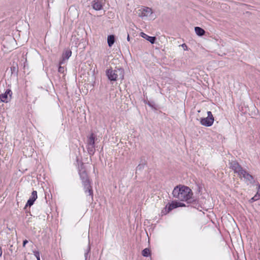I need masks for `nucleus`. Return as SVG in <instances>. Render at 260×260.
Here are the masks:
<instances>
[{"mask_svg": "<svg viewBox=\"0 0 260 260\" xmlns=\"http://www.w3.org/2000/svg\"><path fill=\"white\" fill-rule=\"evenodd\" d=\"M124 72L122 68H115L107 70L106 75L110 81H116L119 79L122 80L124 78Z\"/></svg>", "mask_w": 260, "mask_h": 260, "instance_id": "obj_2", "label": "nucleus"}, {"mask_svg": "<svg viewBox=\"0 0 260 260\" xmlns=\"http://www.w3.org/2000/svg\"><path fill=\"white\" fill-rule=\"evenodd\" d=\"M170 212V211H169L168 208L167 206L166 205V207L164 208L162 210L161 213L163 214H166Z\"/></svg>", "mask_w": 260, "mask_h": 260, "instance_id": "obj_20", "label": "nucleus"}, {"mask_svg": "<svg viewBox=\"0 0 260 260\" xmlns=\"http://www.w3.org/2000/svg\"><path fill=\"white\" fill-rule=\"evenodd\" d=\"M150 106H152L151 104L149 103L148 104Z\"/></svg>", "mask_w": 260, "mask_h": 260, "instance_id": "obj_36", "label": "nucleus"}, {"mask_svg": "<svg viewBox=\"0 0 260 260\" xmlns=\"http://www.w3.org/2000/svg\"><path fill=\"white\" fill-rule=\"evenodd\" d=\"M87 149L90 155H92L94 154L95 152V145H87Z\"/></svg>", "mask_w": 260, "mask_h": 260, "instance_id": "obj_17", "label": "nucleus"}, {"mask_svg": "<svg viewBox=\"0 0 260 260\" xmlns=\"http://www.w3.org/2000/svg\"><path fill=\"white\" fill-rule=\"evenodd\" d=\"M107 42L108 46L111 47L115 42V37L114 35H110L108 37Z\"/></svg>", "mask_w": 260, "mask_h": 260, "instance_id": "obj_15", "label": "nucleus"}, {"mask_svg": "<svg viewBox=\"0 0 260 260\" xmlns=\"http://www.w3.org/2000/svg\"><path fill=\"white\" fill-rule=\"evenodd\" d=\"M34 255L36 257L37 260H40V253L39 251H34Z\"/></svg>", "mask_w": 260, "mask_h": 260, "instance_id": "obj_23", "label": "nucleus"}, {"mask_svg": "<svg viewBox=\"0 0 260 260\" xmlns=\"http://www.w3.org/2000/svg\"><path fill=\"white\" fill-rule=\"evenodd\" d=\"M79 175L84 187L85 192L86 193H88L89 196H91L92 197L93 193L92 187L90 185V182L86 172L85 170L80 171Z\"/></svg>", "mask_w": 260, "mask_h": 260, "instance_id": "obj_3", "label": "nucleus"}, {"mask_svg": "<svg viewBox=\"0 0 260 260\" xmlns=\"http://www.w3.org/2000/svg\"><path fill=\"white\" fill-rule=\"evenodd\" d=\"M140 36L148 41L152 44L155 43L156 38L155 37H150L145 34L144 32H141L140 33Z\"/></svg>", "mask_w": 260, "mask_h": 260, "instance_id": "obj_11", "label": "nucleus"}, {"mask_svg": "<svg viewBox=\"0 0 260 260\" xmlns=\"http://www.w3.org/2000/svg\"><path fill=\"white\" fill-rule=\"evenodd\" d=\"M9 250L11 252V253L13 252V245H10L9 248Z\"/></svg>", "mask_w": 260, "mask_h": 260, "instance_id": "obj_28", "label": "nucleus"}, {"mask_svg": "<svg viewBox=\"0 0 260 260\" xmlns=\"http://www.w3.org/2000/svg\"><path fill=\"white\" fill-rule=\"evenodd\" d=\"M150 253V251L149 248H145L142 251V254L143 256L148 257Z\"/></svg>", "mask_w": 260, "mask_h": 260, "instance_id": "obj_18", "label": "nucleus"}, {"mask_svg": "<svg viewBox=\"0 0 260 260\" xmlns=\"http://www.w3.org/2000/svg\"><path fill=\"white\" fill-rule=\"evenodd\" d=\"M251 202H254V201H253V197L251 199Z\"/></svg>", "mask_w": 260, "mask_h": 260, "instance_id": "obj_35", "label": "nucleus"}, {"mask_svg": "<svg viewBox=\"0 0 260 260\" xmlns=\"http://www.w3.org/2000/svg\"><path fill=\"white\" fill-rule=\"evenodd\" d=\"M37 197H38V196H37V191L34 190L32 192V193H31V195L30 198L27 201L25 207H27V206L30 207V206H31L34 204L35 201L37 199Z\"/></svg>", "mask_w": 260, "mask_h": 260, "instance_id": "obj_9", "label": "nucleus"}, {"mask_svg": "<svg viewBox=\"0 0 260 260\" xmlns=\"http://www.w3.org/2000/svg\"><path fill=\"white\" fill-rule=\"evenodd\" d=\"M12 91L10 89H7L4 93L0 94V100L2 102L8 103L12 98Z\"/></svg>", "mask_w": 260, "mask_h": 260, "instance_id": "obj_6", "label": "nucleus"}, {"mask_svg": "<svg viewBox=\"0 0 260 260\" xmlns=\"http://www.w3.org/2000/svg\"><path fill=\"white\" fill-rule=\"evenodd\" d=\"M61 64H60V66L58 68V72L64 74V68L63 67L61 66Z\"/></svg>", "mask_w": 260, "mask_h": 260, "instance_id": "obj_22", "label": "nucleus"}, {"mask_svg": "<svg viewBox=\"0 0 260 260\" xmlns=\"http://www.w3.org/2000/svg\"><path fill=\"white\" fill-rule=\"evenodd\" d=\"M15 67H13V68H12V67H11V70H14H14H15Z\"/></svg>", "mask_w": 260, "mask_h": 260, "instance_id": "obj_34", "label": "nucleus"}, {"mask_svg": "<svg viewBox=\"0 0 260 260\" xmlns=\"http://www.w3.org/2000/svg\"><path fill=\"white\" fill-rule=\"evenodd\" d=\"M15 67H13V68H12V67H11V70H14H14H15Z\"/></svg>", "mask_w": 260, "mask_h": 260, "instance_id": "obj_33", "label": "nucleus"}, {"mask_svg": "<svg viewBox=\"0 0 260 260\" xmlns=\"http://www.w3.org/2000/svg\"><path fill=\"white\" fill-rule=\"evenodd\" d=\"M169 211H172L173 209L178 207L177 202H172L171 203H169L167 205Z\"/></svg>", "mask_w": 260, "mask_h": 260, "instance_id": "obj_16", "label": "nucleus"}, {"mask_svg": "<svg viewBox=\"0 0 260 260\" xmlns=\"http://www.w3.org/2000/svg\"><path fill=\"white\" fill-rule=\"evenodd\" d=\"M194 30L196 34L199 36H202L205 33V31L203 28L198 26L194 27Z\"/></svg>", "mask_w": 260, "mask_h": 260, "instance_id": "obj_14", "label": "nucleus"}, {"mask_svg": "<svg viewBox=\"0 0 260 260\" xmlns=\"http://www.w3.org/2000/svg\"><path fill=\"white\" fill-rule=\"evenodd\" d=\"M230 168L234 170V172L240 175V172H242L244 169L236 161H232L230 163Z\"/></svg>", "mask_w": 260, "mask_h": 260, "instance_id": "obj_8", "label": "nucleus"}, {"mask_svg": "<svg viewBox=\"0 0 260 260\" xmlns=\"http://www.w3.org/2000/svg\"><path fill=\"white\" fill-rule=\"evenodd\" d=\"M177 206H178V207H184V206H185V205L184 203L177 202Z\"/></svg>", "mask_w": 260, "mask_h": 260, "instance_id": "obj_24", "label": "nucleus"}, {"mask_svg": "<svg viewBox=\"0 0 260 260\" xmlns=\"http://www.w3.org/2000/svg\"><path fill=\"white\" fill-rule=\"evenodd\" d=\"M72 51L70 50H67L65 51L62 54V60L60 62L59 64L63 63L64 60L65 59H68L69 57L71 56Z\"/></svg>", "mask_w": 260, "mask_h": 260, "instance_id": "obj_13", "label": "nucleus"}, {"mask_svg": "<svg viewBox=\"0 0 260 260\" xmlns=\"http://www.w3.org/2000/svg\"><path fill=\"white\" fill-rule=\"evenodd\" d=\"M2 249L1 248V247H0V256H2Z\"/></svg>", "mask_w": 260, "mask_h": 260, "instance_id": "obj_29", "label": "nucleus"}, {"mask_svg": "<svg viewBox=\"0 0 260 260\" xmlns=\"http://www.w3.org/2000/svg\"><path fill=\"white\" fill-rule=\"evenodd\" d=\"M28 243V241L27 240H25L23 242V247H25V245Z\"/></svg>", "mask_w": 260, "mask_h": 260, "instance_id": "obj_27", "label": "nucleus"}, {"mask_svg": "<svg viewBox=\"0 0 260 260\" xmlns=\"http://www.w3.org/2000/svg\"><path fill=\"white\" fill-rule=\"evenodd\" d=\"M207 115V117L200 119V123L204 126L209 127L213 124L214 119L211 111H208Z\"/></svg>", "mask_w": 260, "mask_h": 260, "instance_id": "obj_4", "label": "nucleus"}, {"mask_svg": "<svg viewBox=\"0 0 260 260\" xmlns=\"http://www.w3.org/2000/svg\"><path fill=\"white\" fill-rule=\"evenodd\" d=\"M259 197L260 196H258V195L257 194H256L253 197V201L258 200L259 199Z\"/></svg>", "mask_w": 260, "mask_h": 260, "instance_id": "obj_25", "label": "nucleus"}, {"mask_svg": "<svg viewBox=\"0 0 260 260\" xmlns=\"http://www.w3.org/2000/svg\"><path fill=\"white\" fill-rule=\"evenodd\" d=\"M96 136L92 133L88 138L87 145H94L95 140H96Z\"/></svg>", "mask_w": 260, "mask_h": 260, "instance_id": "obj_12", "label": "nucleus"}, {"mask_svg": "<svg viewBox=\"0 0 260 260\" xmlns=\"http://www.w3.org/2000/svg\"><path fill=\"white\" fill-rule=\"evenodd\" d=\"M182 46H183V47H185L186 48H187V46H186L185 44H183L182 45Z\"/></svg>", "mask_w": 260, "mask_h": 260, "instance_id": "obj_31", "label": "nucleus"}, {"mask_svg": "<svg viewBox=\"0 0 260 260\" xmlns=\"http://www.w3.org/2000/svg\"><path fill=\"white\" fill-rule=\"evenodd\" d=\"M182 46H183V47H185L186 48H187V46H186L185 44H183L182 45Z\"/></svg>", "mask_w": 260, "mask_h": 260, "instance_id": "obj_32", "label": "nucleus"}, {"mask_svg": "<svg viewBox=\"0 0 260 260\" xmlns=\"http://www.w3.org/2000/svg\"><path fill=\"white\" fill-rule=\"evenodd\" d=\"M138 16L141 17L150 16L153 13L152 10L149 7H143L137 12Z\"/></svg>", "mask_w": 260, "mask_h": 260, "instance_id": "obj_5", "label": "nucleus"}, {"mask_svg": "<svg viewBox=\"0 0 260 260\" xmlns=\"http://www.w3.org/2000/svg\"><path fill=\"white\" fill-rule=\"evenodd\" d=\"M129 39H130L129 36V35L128 34V35H127V41H129Z\"/></svg>", "mask_w": 260, "mask_h": 260, "instance_id": "obj_30", "label": "nucleus"}, {"mask_svg": "<svg viewBox=\"0 0 260 260\" xmlns=\"http://www.w3.org/2000/svg\"><path fill=\"white\" fill-rule=\"evenodd\" d=\"M173 197L181 201H185L188 203L193 201L192 198V192L191 190L187 186L184 185H178L176 186L172 192Z\"/></svg>", "mask_w": 260, "mask_h": 260, "instance_id": "obj_1", "label": "nucleus"}, {"mask_svg": "<svg viewBox=\"0 0 260 260\" xmlns=\"http://www.w3.org/2000/svg\"><path fill=\"white\" fill-rule=\"evenodd\" d=\"M146 165V162H144L141 164H140L137 167V171L138 170H141L144 169V166Z\"/></svg>", "mask_w": 260, "mask_h": 260, "instance_id": "obj_19", "label": "nucleus"}, {"mask_svg": "<svg viewBox=\"0 0 260 260\" xmlns=\"http://www.w3.org/2000/svg\"><path fill=\"white\" fill-rule=\"evenodd\" d=\"M239 177L244 178L245 181L249 183H253L254 182L253 176L249 174L246 170H243L242 172H240Z\"/></svg>", "mask_w": 260, "mask_h": 260, "instance_id": "obj_7", "label": "nucleus"}, {"mask_svg": "<svg viewBox=\"0 0 260 260\" xmlns=\"http://www.w3.org/2000/svg\"><path fill=\"white\" fill-rule=\"evenodd\" d=\"M257 194L258 195V196H260V185H258L257 187Z\"/></svg>", "mask_w": 260, "mask_h": 260, "instance_id": "obj_26", "label": "nucleus"}, {"mask_svg": "<svg viewBox=\"0 0 260 260\" xmlns=\"http://www.w3.org/2000/svg\"><path fill=\"white\" fill-rule=\"evenodd\" d=\"M92 7L96 11H99L103 9V3L102 1L94 0L92 2Z\"/></svg>", "mask_w": 260, "mask_h": 260, "instance_id": "obj_10", "label": "nucleus"}, {"mask_svg": "<svg viewBox=\"0 0 260 260\" xmlns=\"http://www.w3.org/2000/svg\"><path fill=\"white\" fill-rule=\"evenodd\" d=\"M90 247L89 246H88L87 248V251L85 253V254H84L85 259V260L87 259L88 255V253L90 252Z\"/></svg>", "mask_w": 260, "mask_h": 260, "instance_id": "obj_21", "label": "nucleus"}]
</instances>
